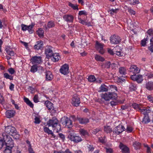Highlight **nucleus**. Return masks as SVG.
<instances>
[{
  "label": "nucleus",
  "instance_id": "nucleus-39",
  "mask_svg": "<svg viewBox=\"0 0 153 153\" xmlns=\"http://www.w3.org/2000/svg\"><path fill=\"white\" fill-rule=\"evenodd\" d=\"M38 68V66L37 65H33L31 67L30 71L31 72L34 73L37 71Z\"/></svg>",
  "mask_w": 153,
  "mask_h": 153
},
{
  "label": "nucleus",
  "instance_id": "nucleus-5",
  "mask_svg": "<svg viewBox=\"0 0 153 153\" xmlns=\"http://www.w3.org/2000/svg\"><path fill=\"white\" fill-rule=\"evenodd\" d=\"M68 138L71 141H73L75 143H78L82 140L80 137L74 134L68 135Z\"/></svg>",
  "mask_w": 153,
  "mask_h": 153
},
{
  "label": "nucleus",
  "instance_id": "nucleus-9",
  "mask_svg": "<svg viewBox=\"0 0 153 153\" xmlns=\"http://www.w3.org/2000/svg\"><path fill=\"white\" fill-rule=\"evenodd\" d=\"M125 129V128L123 126L119 125L115 127L113 129V131L114 133L119 135L124 131Z\"/></svg>",
  "mask_w": 153,
  "mask_h": 153
},
{
  "label": "nucleus",
  "instance_id": "nucleus-63",
  "mask_svg": "<svg viewBox=\"0 0 153 153\" xmlns=\"http://www.w3.org/2000/svg\"><path fill=\"white\" fill-rule=\"evenodd\" d=\"M148 34L150 36L153 35V30L152 29H149L147 32Z\"/></svg>",
  "mask_w": 153,
  "mask_h": 153
},
{
  "label": "nucleus",
  "instance_id": "nucleus-17",
  "mask_svg": "<svg viewBox=\"0 0 153 153\" xmlns=\"http://www.w3.org/2000/svg\"><path fill=\"white\" fill-rule=\"evenodd\" d=\"M153 110L152 108L150 107L146 108H143L140 110L139 111L142 114H143L144 116L146 115H148V113H150Z\"/></svg>",
  "mask_w": 153,
  "mask_h": 153
},
{
  "label": "nucleus",
  "instance_id": "nucleus-8",
  "mask_svg": "<svg viewBox=\"0 0 153 153\" xmlns=\"http://www.w3.org/2000/svg\"><path fill=\"white\" fill-rule=\"evenodd\" d=\"M71 103L75 106H78L80 103V98L79 96L76 94L74 95L72 99Z\"/></svg>",
  "mask_w": 153,
  "mask_h": 153
},
{
  "label": "nucleus",
  "instance_id": "nucleus-55",
  "mask_svg": "<svg viewBox=\"0 0 153 153\" xmlns=\"http://www.w3.org/2000/svg\"><path fill=\"white\" fill-rule=\"evenodd\" d=\"M34 102L35 103H37L39 101L38 96L37 95H35L33 98Z\"/></svg>",
  "mask_w": 153,
  "mask_h": 153
},
{
  "label": "nucleus",
  "instance_id": "nucleus-32",
  "mask_svg": "<svg viewBox=\"0 0 153 153\" xmlns=\"http://www.w3.org/2000/svg\"><path fill=\"white\" fill-rule=\"evenodd\" d=\"M119 9H108V12L112 16L114 14H116L118 11Z\"/></svg>",
  "mask_w": 153,
  "mask_h": 153
},
{
  "label": "nucleus",
  "instance_id": "nucleus-58",
  "mask_svg": "<svg viewBox=\"0 0 153 153\" xmlns=\"http://www.w3.org/2000/svg\"><path fill=\"white\" fill-rule=\"evenodd\" d=\"M106 149V152L107 153H113V151L112 149L109 148H105Z\"/></svg>",
  "mask_w": 153,
  "mask_h": 153
},
{
  "label": "nucleus",
  "instance_id": "nucleus-13",
  "mask_svg": "<svg viewBox=\"0 0 153 153\" xmlns=\"http://www.w3.org/2000/svg\"><path fill=\"white\" fill-rule=\"evenodd\" d=\"M60 72L64 75H66L69 73L68 65L65 64L62 65L59 70Z\"/></svg>",
  "mask_w": 153,
  "mask_h": 153
},
{
  "label": "nucleus",
  "instance_id": "nucleus-31",
  "mask_svg": "<svg viewBox=\"0 0 153 153\" xmlns=\"http://www.w3.org/2000/svg\"><path fill=\"white\" fill-rule=\"evenodd\" d=\"M24 102L29 106L31 108H33V105L32 103L29 100V99L26 97H24Z\"/></svg>",
  "mask_w": 153,
  "mask_h": 153
},
{
  "label": "nucleus",
  "instance_id": "nucleus-38",
  "mask_svg": "<svg viewBox=\"0 0 153 153\" xmlns=\"http://www.w3.org/2000/svg\"><path fill=\"white\" fill-rule=\"evenodd\" d=\"M44 32V31L42 28H39L37 31V34L40 37L43 36Z\"/></svg>",
  "mask_w": 153,
  "mask_h": 153
},
{
  "label": "nucleus",
  "instance_id": "nucleus-30",
  "mask_svg": "<svg viewBox=\"0 0 153 153\" xmlns=\"http://www.w3.org/2000/svg\"><path fill=\"white\" fill-rule=\"evenodd\" d=\"M100 91L99 92H106L108 91V87L104 84H102L100 88Z\"/></svg>",
  "mask_w": 153,
  "mask_h": 153
},
{
  "label": "nucleus",
  "instance_id": "nucleus-7",
  "mask_svg": "<svg viewBox=\"0 0 153 153\" xmlns=\"http://www.w3.org/2000/svg\"><path fill=\"white\" fill-rule=\"evenodd\" d=\"M45 105L47 108L51 113H55L56 110L54 108L53 104L51 102L47 100L45 102Z\"/></svg>",
  "mask_w": 153,
  "mask_h": 153
},
{
  "label": "nucleus",
  "instance_id": "nucleus-26",
  "mask_svg": "<svg viewBox=\"0 0 153 153\" xmlns=\"http://www.w3.org/2000/svg\"><path fill=\"white\" fill-rule=\"evenodd\" d=\"M79 132L80 135L82 136H88L89 133L85 130L81 128L79 130Z\"/></svg>",
  "mask_w": 153,
  "mask_h": 153
},
{
  "label": "nucleus",
  "instance_id": "nucleus-27",
  "mask_svg": "<svg viewBox=\"0 0 153 153\" xmlns=\"http://www.w3.org/2000/svg\"><path fill=\"white\" fill-rule=\"evenodd\" d=\"M140 106L141 105H139L136 103H134L131 105L132 107L138 111H139L140 109Z\"/></svg>",
  "mask_w": 153,
  "mask_h": 153
},
{
  "label": "nucleus",
  "instance_id": "nucleus-14",
  "mask_svg": "<svg viewBox=\"0 0 153 153\" xmlns=\"http://www.w3.org/2000/svg\"><path fill=\"white\" fill-rule=\"evenodd\" d=\"M53 49V48L51 46H46L45 50V53L47 57H51L54 54Z\"/></svg>",
  "mask_w": 153,
  "mask_h": 153
},
{
  "label": "nucleus",
  "instance_id": "nucleus-48",
  "mask_svg": "<svg viewBox=\"0 0 153 153\" xmlns=\"http://www.w3.org/2000/svg\"><path fill=\"white\" fill-rule=\"evenodd\" d=\"M11 102H12V104L14 105L15 106V108L17 110L19 109V107L18 105L15 103V102L14 100L11 99Z\"/></svg>",
  "mask_w": 153,
  "mask_h": 153
},
{
  "label": "nucleus",
  "instance_id": "nucleus-10",
  "mask_svg": "<svg viewBox=\"0 0 153 153\" xmlns=\"http://www.w3.org/2000/svg\"><path fill=\"white\" fill-rule=\"evenodd\" d=\"M10 153H21L18 146H14L13 140H10Z\"/></svg>",
  "mask_w": 153,
  "mask_h": 153
},
{
  "label": "nucleus",
  "instance_id": "nucleus-61",
  "mask_svg": "<svg viewBox=\"0 0 153 153\" xmlns=\"http://www.w3.org/2000/svg\"><path fill=\"white\" fill-rule=\"evenodd\" d=\"M78 19L79 20V23L83 25H85L86 22L85 21L82 20L81 18H79V17H78Z\"/></svg>",
  "mask_w": 153,
  "mask_h": 153
},
{
  "label": "nucleus",
  "instance_id": "nucleus-4",
  "mask_svg": "<svg viewBox=\"0 0 153 153\" xmlns=\"http://www.w3.org/2000/svg\"><path fill=\"white\" fill-rule=\"evenodd\" d=\"M110 41L111 44H117L120 42L121 39L118 36L114 35L110 37Z\"/></svg>",
  "mask_w": 153,
  "mask_h": 153
},
{
  "label": "nucleus",
  "instance_id": "nucleus-56",
  "mask_svg": "<svg viewBox=\"0 0 153 153\" xmlns=\"http://www.w3.org/2000/svg\"><path fill=\"white\" fill-rule=\"evenodd\" d=\"M27 26L23 24H22L21 25L22 30L24 31H26L27 29Z\"/></svg>",
  "mask_w": 153,
  "mask_h": 153
},
{
  "label": "nucleus",
  "instance_id": "nucleus-18",
  "mask_svg": "<svg viewBox=\"0 0 153 153\" xmlns=\"http://www.w3.org/2000/svg\"><path fill=\"white\" fill-rule=\"evenodd\" d=\"M119 147L123 153H130L129 149L122 143H120Z\"/></svg>",
  "mask_w": 153,
  "mask_h": 153
},
{
  "label": "nucleus",
  "instance_id": "nucleus-60",
  "mask_svg": "<svg viewBox=\"0 0 153 153\" xmlns=\"http://www.w3.org/2000/svg\"><path fill=\"white\" fill-rule=\"evenodd\" d=\"M88 148L89 151L92 152L94 149V148L93 145H89L88 146Z\"/></svg>",
  "mask_w": 153,
  "mask_h": 153
},
{
  "label": "nucleus",
  "instance_id": "nucleus-22",
  "mask_svg": "<svg viewBox=\"0 0 153 153\" xmlns=\"http://www.w3.org/2000/svg\"><path fill=\"white\" fill-rule=\"evenodd\" d=\"M125 100H114L110 102V104L111 106H114L116 105L119 104L123 103L125 101Z\"/></svg>",
  "mask_w": 153,
  "mask_h": 153
},
{
  "label": "nucleus",
  "instance_id": "nucleus-46",
  "mask_svg": "<svg viewBox=\"0 0 153 153\" xmlns=\"http://www.w3.org/2000/svg\"><path fill=\"white\" fill-rule=\"evenodd\" d=\"M130 4L132 5H135L139 3V0H128Z\"/></svg>",
  "mask_w": 153,
  "mask_h": 153
},
{
  "label": "nucleus",
  "instance_id": "nucleus-41",
  "mask_svg": "<svg viewBox=\"0 0 153 153\" xmlns=\"http://www.w3.org/2000/svg\"><path fill=\"white\" fill-rule=\"evenodd\" d=\"M2 135L3 136V138L2 139L3 140L4 142H5V143H6L5 142L6 141L7 142L9 141V139L8 138L9 136L8 135H7L5 133H4Z\"/></svg>",
  "mask_w": 153,
  "mask_h": 153
},
{
  "label": "nucleus",
  "instance_id": "nucleus-3",
  "mask_svg": "<svg viewBox=\"0 0 153 153\" xmlns=\"http://www.w3.org/2000/svg\"><path fill=\"white\" fill-rule=\"evenodd\" d=\"M62 124L65 125L68 128H71L72 127V121L70 119L66 117H62L61 120Z\"/></svg>",
  "mask_w": 153,
  "mask_h": 153
},
{
  "label": "nucleus",
  "instance_id": "nucleus-52",
  "mask_svg": "<svg viewBox=\"0 0 153 153\" xmlns=\"http://www.w3.org/2000/svg\"><path fill=\"white\" fill-rule=\"evenodd\" d=\"M78 14L79 16H81L83 15L86 16L88 14L85 10H82L79 12Z\"/></svg>",
  "mask_w": 153,
  "mask_h": 153
},
{
  "label": "nucleus",
  "instance_id": "nucleus-59",
  "mask_svg": "<svg viewBox=\"0 0 153 153\" xmlns=\"http://www.w3.org/2000/svg\"><path fill=\"white\" fill-rule=\"evenodd\" d=\"M102 130L101 128H97L96 129H94L92 133L94 134H96L98 132L101 131Z\"/></svg>",
  "mask_w": 153,
  "mask_h": 153
},
{
  "label": "nucleus",
  "instance_id": "nucleus-29",
  "mask_svg": "<svg viewBox=\"0 0 153 153\" xmlns=\"http://www.w3.org/2000/svg\"><path fill=\"white\" fill-rule=\"evenodd\" d=\"M104 131L107 133H110L112 131V128L111 126H104Z\"/></svg>",
  "mask_w": 153,
  "mask_h": 153
},
{
  "label": "nucleus",
  "instance_id": "nucleus-49",
  "mask_svg": "<svg viewBox=\"0 0 153 153\" xmlns=\"http://www.w3.org/2000/svg\"><path fill=\"white\" fill-rule=\"evenodd\" d=\"M140 143L139 142L137 141H135L133 144V146L135 148H137L140 146Z\"/></svg>",
  "mask_w": 153,
  "mask_h": 153
},
{
  "label": "nucleus",
  "instance_id": "nucleus-16",
  "mask_svg": "<svg viewBox=\"0 0 153 153\" xmlns=\"http://www.w3.org/2000/svg\"><path fill=\"white\" fill-rule=\"evenodd\" d=\"M63 19L67 22L72 23L74 19V16L71 14H66L63 16Z\"/></svg>",
  "mask_w": 153,
  "mask_h": 153
},
{
  "label": "nucleus",
  "instance_id": "nucleus-44",
  "mask_svg": "<svg viewBox=\"0 0 153 153\" xmlns=\"http://www.w3.org/2000/svg\"><path fill=\"white\" fill-rule=\"evenodd\" d=\"M147 37L148 36H147L146 38H144L141 41V44L142 46L144 47L146 46L147 41H148V40Z\"/></svg>",
  "mask_w": 153,
  "mask_h": 153
},
{
  "label": "nucleus",
  "instance_id": "nucleus-47",
  "mask_svg": "<svg viewBox=\"0 0 153 153\" xmlns=\"http://www.w3.org/2000/svg\"><path fill=\"white\" fill-rule=\"evenodd\" d=\"M129 88L130 90L131 91H135L136 89V86L132 84L130 85Z\"/></svg>",
  "mask_w": 153,
  "mask_h": 153
},
{
  "label": "nucleus",
  "instance_id": "nucleus-40",
  "mask_svg": "<svg viewBox=\"0 0 153 153\" xmlns=\"http://www.w3.org/2000/svg\"><path fill=\"white\" fill-rule=\"evenodd\" d=\"M88 81L90 82H94L96 81V79L94 75H90L88 78Z\"/></svg>",
  "mask_w": 153,
  "mask_h": 153
},
{
  "label": "nucleus",
  "instance_id": "nucleus-11",
  "mask_svg": "<svg viewBox=\"0 0 153 153\" xmlns=\"http://www.w3.org/2000/svg\"><path fill=\"white\" fill-rule=\"evenodd\" d=\"M104 45L103 44L100 43L98 41H97L96 42V48L101 54H103L104 53V50L103 49Z\"/></svg>",
  "mask_w": 153,
  "mask_h": 153
},
{
  "label": "nucleus",
  "instance_id": "nucleus-25",
  "mask_svg": "<svg viewBox=\"0 0 153 153\" xmlns=\"http://www.w3.org/2000/svg\"><path fill=\"white\" fill-rule=\"evenodd\" d=\"M145 87L147 89L149 90H153V82H148L146 83Z\"/></svg>",
  "mask_w": 153,
  "mask_h": 153
},
{
  "label": "nucleus",
  "instance_id": "nucleus-23",
  "mask_svg": "<svg viewBox=\"0 0 153 153\" xmlns=\"http://www.w3.org/2000/svg\"><path fill=\"white\" fill-rule=\"evenodd\" d=\"M45 78L47 80H51L53 78V76L52 73L50 71H47L45 74Z\"/></svg>",
  "mask_w": 153,
  "mask_h": 153
},
{
  "label": "nucleus",
  "instance_id": "nucleus-43",
  "mask_svg": "<svg viewBox=\"0 0 153 153\" xmlns=\"http://www.w3.org/2000/svg\"><path fill=\"white\" fill-rule=\"evenodd\" d=\"M55 25L54 22L52 21H49L47 24V26L49 28L53 27L55 26Z\"/></svg>",
  "mask_w": 153,
  "mask_h": 153
},
{
  "label": "nucleus",
  "instance_id": "nucleus-57",
  "mask_svg": "<svg viewBox=\"0 0 153 153\" xmlns=\"http://www.w3.org/2000/svg\"><path fill=\"white\" fill-rule=\"evenodd\" d=\"M5 51L7 53V54L9 55H10V46H7L5 47Z\"/></svg>",
  "mask_w": 153,
  "mask_h": 153
},
{
  "label": "nucleus",
  "instance_id": "nucleus-2",
  "mask_svg": "<svg viewBox=\"0 0 153 153\" xmlns=\"http://www.w3.org/2000/svg\"><path fill=\"white\" fill-rule=\"evenodd\" d=\"M102 99L106 101H109L111 99H115L117 97L116 93L114 92H107L102 94L101 95Z\"/></svg>",
  "mask_w": 153,
  "mask_h": 153
},
{
  "label": "nucleus",
  "instance_id": "nucleus-42",
  "mask_svg": "<svg viewBox=\"0 0 153 153\" xmlns=\"http://www.w3.org/2000/svg\"><path fill=\"white\" fill-rule=\"evenodd\" d=\"M68 5L69 7H71L74 10H78V6L76 4L74 5L70 2H69Z\"/></svg>",
  "mask_w": 153,
  "mask_h": 153
},
{
  "label": "nucleus",
  "instance_id": "nucleus-1",
  "mask_svg": "<svg viewBox=\"0 0 153 153\" xmlns=\"http://www.w3.org/2000/svg\"><path fill=\"white\" fill-rule=\"evenodd\" d=\"M48 126H52L53 129L58 132L61 129L60 125L59 123V120L55 117H53L49 120L47 122Z\"/></svg>",
  "mask_w": 153,
  "mask_h": 153
},
{
  "label": "nucleus",
  "instance_id": "nucleus-54",
  "mask_svg": "<svg viewBox=\"0 0 153 153\" xmlns=\"http://www.w3.org/2000/svg\"><path fill=\"white\" fill-rule=\"evenodd\" d=\"M105 137H104V138L101 137L99 138V140L100 142L102 143H105L106 142V141L105 140Z\"/></svg>",
  "mask_w": 153,
  "mask_h": 153
},
{
  "label": "nucleus",
  "instance_id": "nucleus-37",
  "mask_svg": "<svg viewBox=\"0 0 153 153\" xmlns=\"http://www.w3.org/2000/svg\"><path fill=\"white\" fill-rule=\"evenodd\" d=\"M53 153H72L70 150L67 149L65 151L61 150L59 151H54Z\"/></svg>",
  "mask_w": 153,
  "mask_h": 153
},
{
  "label": "nucleus",
  "instance_id": "nucleus-35",
  "mask_svg": "<svg viewBox=\"0 0 153 153\" xmlns=\"http://www.w3.org/2000/svg\"><path fill=\"white\" fill-rule=\"evenodd\" d=\"M150 121V119L149 118L148 115L144 116L142 121V122L144 124H147Z\"/></svg>",
  "mask_w": 153,
  "mask_h": 153
},
{
  "label": "nucleus",
  "instance_id": "nucleus-15",
  "mask_svg": "<svg viewBox=\"0 0 153 153\" xmlns=\"http://www.w3.org/2000/svg\"><path fill=\"white\" fill-rule=\"evenodd\" d=\"M30 61L32 64H40L42 62L41 56H36L33 57L30 59Z\"/></svg>",
  "mask_w": 153,
  "mask_h": 153
},
{
  "label": "nucleus",
  "instance_id": "nucleus-33",
  "mask_svg": "<svg viewBox=\"0 0 153 153\" xmlns=\"http://www.w3.org/2000/svg\"><path fill=\"white\" fill-rule=\"evenodd\" d=\"M43 130L45 132L48 134H51L52 136H53L54 134L53 133L52 131L50 130L48 128L46 127H44Z\"/></svg>",
  "mask_w": 153,
  "mask_h": 153
},
{
  "label": "nucleus",
  "instance_id": "nucleus-24",
  "mask_svg": "<svg viewBox=\"0 0 153 153\" xmlns=\"http://www.w3.org/2000/svg\"><path fill=\"white\" fill-rule=\"evenodd\" d=\"M43 43L42 41H38L37 42V44L34 46L35 49L38 50L41 49L42 47Z\"/></svg>",
  "mask_w": 153,
  "mask_h": 153
},
{
  "label": "nucleus",
  "instance_id": "nucleus-53",
  "mask_svg": "<svg viewBox=\"0 0 153 153\" xmlns=\"http://www.w3.org/2000/svg\"><path fill=\"white\" fill-rule=\"evenodd\" d=\"M34 120V123L35 124H39L40 123L41 120H40L39 118L38 117H35Z\"/></svg>",
  "mask_w": 153,
  "mask_h": 153
},
{
  "label": "nucleus",
  "instance_id": "nucleus-12",
  "mask_svg": "<svg viewBox=\"0 0 153 153\" xmlns=\"http://www.w3.org/2000/svg\"><path fill=\"white\" fill-rule=\"evenodd\" d=\"M131 78L132 80L136 81L138 83H141L143 81L142 76L140 74L132 75L131 76Z\"/></svg>",
  "mask_w": 153,
  "mask_h": 153
},
{
  "label": "nucleus",
  "instance_id": "nucleus-19",
  "mask_svg": "<svg viewBox=\"0 0 153 153\" xmlns=\"http://www.w3.org/2000/svg\"><path fill=\"white\" fill-rule=\"evenodd\" d=\"M129 71L134 74H138L140 71V70L136 65L131 66L129 68Z\"/></svg>",
  "mask_w": 153,
  "mask_h": 153
},
{
  "label": "nucleus",
  "instance_id": "nucleus-50",
  "mask_svg": "<svg viewBox=\"0 0 153 153\" xmlns=\"http://www.w3.org/2000/svg\"><path fill=\"white\" fill-rule=\"evenodd\" d=\"M133 130V128L131 126H127L126 130V131L129 133L131 132H132Z\"/></svg>",
  "mask_w": 153,
  "mask_h": 153
},
{
  "label": "nucleus",
  "instance_id": "nucleus-28",
  "mask_svg": "<svg viewBox=\"0 0 153 153\" xmlns=\"http://www.w3.org/2000/svg\"><path fill=\"white\" fill-rule=\"evenodd\" d=\"M35 24L34 23H32L31 24L28 26H27V30L28 31L30 34L32 33L34 30L32 29L34 26Z\"/></svg>",
  "mask_w": 153,
  "mask_h": 153
},
{
  "label": "nucleus",
  "instance_id": "nucleus-36",
  "mask_svg": "<svg viewBox=\"0 0 153 153\" xmlns=\"http://www.w3.org/2000/svg\"><path fill=\"white\" fill-rule=\"evenodd\" d=\"M94 58L95 60L97 61L103 62L105 60L104 58L98 55H96Z\"/></svg>",
  "mask_w": 153,
  "mask_h": 153
},
{
  "label": "nucleus",
  "instance_id": "nucleus-6",
  "mask_svg": "<svg viewBox=\"0 0 153 153\" xmlns=\"http://www.w3.org/2000/svg\"><path fill=\"white\" fill-rule=\"evenodd\" d=\"M10 135H11L14 139H18L19 137V135L16 131V130L14 127L10 126Z\"/></svg>",
  "mask_w": 153,
  "mask_h": 153
},
{
  "label": "nucleus",
  "instance_id": "nucleus-34",
  "mask_svg": "<svg viewBox=\"0 0 153 153\" xmlns=\"http://www.w3.org/2000/svg\"><path fill=\"white\" fill-rule=\"evenodd\" d=\"M126 69L124 67H120L119 69V72L120 74L125 75L126 74Z\"/></svg>",
  "mask_w": 153,
  "mask_h": 153
},
{
  "label": "nucleus",
  "instance_id": "nucleus-62",
  "mask_svg": "<svg viewBox=\"0 0 153 153\" xmlns=\"http://www.w3.org/2000/svg\"><path fill=\"white\" fill-rule=\"evenodd\" d=\"M4 142L2 139H0V150H1L4 145Z\"/></svg>",
  "mask_w": 153,
  "mask_h": 153
},
{
  "label": "nucleus",
  "instance_id": "nucleus-21",
  "mask_svg": "<svg viewBox=\"0 0 153 153\" xmlns=\"http://www.w3.org/2000/svg\"><path fill=\"white\" fill-rule=\"evenodd\" d=\"M52 61L53 62H56L58 61L60 58V56L59 53H55L53 54V55L51 56Z\"/></svg>",
  "mask_w": 153,
  "mask_h": 153
},
{
  "label": "nucleus",
  "instance_id": "nucleus-51",
  "mask_svg": "<svg viewBox=\"0 0 153 153\" xmlns=\"http://www.w3.org/2000/svg\"><path fill=\"white\" fill-rule=\"evenodd\" d=\"M16 112L14 110H10V118L13 117L15 116Z\"/></svg>",
  "mask_w": 153,
  "mask_h": 153
},
{
  "label": "nucleus",
  "instance_id": "nucleus-64",
  "mask_svg": "<svg viewBox=\"0 0 153 153\" xmlns=\"http://www.w3.org/2000/svg\"><path fill=\"white\" fill-rule=\"evenodd\" d=\"M147 98L152 103L153 101V97L151 95H149L147 96Z\"/></svg>",
  "mask_w": 153,
  "mask_h": 153
},
{
  "label": "nucleus",
  "instance_id": "nucleus-20",
  "mask_svg": "<svg viewBox=\"0 0 153 153\" xmlns=\"http://www.w3.org/2000/svg\"><path fill=\"white\" fill-rule=\"evenodd\" d=\"M77 119L79 123L81 124H85L89 122V119L86 118H81L77 117Z\"/></svg>",
  "mask_w": 153,
  "mask_h": 153
},
{
  "label": "nucleus",
  "instance_id": "nucleus-45",
  "mask_svg": "<svg viewBox=\"0 0 153 153\" xmlns=\"http://www.w3.org/2000/svg\"><path fill=\"white\" fill-rule=\"evenodd\" d=\"M8 144L7 143H5L6 147L4 151V153H10V146L8 145Z\"/></svg>",
  "mask_w": 153,
  "mask_h": 153
}]
</instances>
